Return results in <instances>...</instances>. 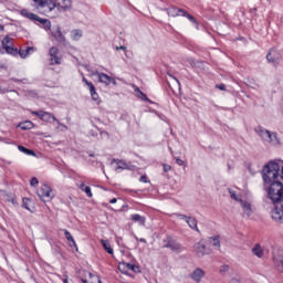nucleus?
I'll list each match as a JSON object with an SVG mask.
<instances>
[{"instance_id":"obj_13","label":"nucleus","mask_w":283,"mask_h":283,"mask_svg":"<svg viewBox=\"0 0 283 283\" xmlns=\"http://www.w3.org/2000/svg\"><path fill=\"white\" fill-rule=\"evenodd\" d=\"M164 247L166 249H170L171 251H175L176 253H180L182 251V245L172 239H169L167 244H165Z\"/></svg>"},{"instance_id":"obj_14","label":"nucleus","mask_w":283,"mask_h":283,"mask_svg":"<svg viewBox=\"0 0 283 283\" xmlns=\"http://www.w3.org/2000/svg\"><path fill=\"white\" fill-rule=\"evenodd\" d=\"M83 83H85V85H87L90 92H91V98L93 101H98V93H96V87H94V84L90 81H87V78H85V76H83L82 78Z\"/></svg>"},{"instance_id":"obj_58","label":"nucleus","mask_w":283,"mask_h":283,"mask_svg":"<svg viewBox=\"0 0 283 283\" xmlns=\"http://www.w3.org/2000/svg\"><path fill=\"white\" fill-rule=\"evenodd\" d=\"M0 30H3V25L0 24Z\"/></svg>"},{"instance_id":"obj_24","label":"nucleus","mask_w":283,"mask_h":283,"mask_svg":"<svg viewBox=\"0 0 283 283\" xmlns=\"http://www.w3.org/2000/svg\"><path fill=\"white\" fill-rule=\"evenodd\" d=\"M35 48L34 46H28L27 50H20L19 51V55L21 56V59H27V56H29V54H32V52H35Z\"/></svg>"},{"instance_id":"obj_41","label":"nucleus","mask_w":283,"mask_h":283,"mask_svg":"<svg viewBox=\"0 0 283 283\" xmlns=\"http://www.w3.org/2000/svg\"><path fill=\"white\" fill-rule=\"evenodd\" d=\"M118 169H127V164L119 161L117 167L115 168V171H118Z\"/></svg>"},{"instance_id":"obj_8","label":"nucleus","mask_w":283,"mask_h":283,"mask_svg":"<svg viewBox=\"0 0 283 283\" xmlns=\"http://www.w3.org/2000/svg\"><path fill=\"white\" fill-rule=\"evenodd\" d=\"M240 207L243 218H251L253 216V205H251V201L243 199Z\"/></svg>"},{"instance_id":"obj_10","label":"nucleus","mask_w":283,"mask_h":283,"mask_svg":"<svg viewBox=\"0 0 283 283\" xmlns=\"http://www.w3.org/2000/svg\"><path fill=\"white\" fill-rule=\"evenodd\" d=\"M50 65H61V57L59 56V48L52 46L49 51Z\"/></svg>"},{"instance_id":"obj_31","label":"nucleus","mask_w":283,"mask_h":283,"mask_svg":"<svg viewBox=\"0 0 283 283\" xmlns=\"http://www.w3.org/2000/svg\"><path fill=\"white\" fill-rule=\"evenodd\" d=\"M101 244L103 245V248L105 249V251L107 253H109V255H114V249H112V245L109 244V241L107 240H102Z\"/></svg>"},{"instance_id":"obj_15","label":"nucleus","mask_w":283,"mask_h":283,"mask_svg":"<svg viewBox=\"0 0 283 283\" xmlns=\"http://www.w3.org/2000/svg\"><path fill=\"white\" fill-rule=\"evenodd\" d=\"M52 36L57 41V43H65L66 39L63 32L61 31V27H56L54 31H52Z\"/></svg>"},{"instance_id":"obj_16","label":"nucleus","mask_w":283,"mask_h":283,"mask_svg":"<svg viewBox=\"0 0 283 283\" xmlns=\"http://www.w3.org/2000/svg\"><path fill=\"white\" fill-rule=\"evenodd\" d=\"M272 218L275 222H282L283 208L275 206V209L272 211Z\"/></svg>"},{"instance_id":"obj_40","label":"nucleus","mask_w":283,"mask_h":283,"mask_svg":"<svg viewBox=\"0 0 283 283\" xmlns=\"http://www.w3.org/2000/svg\"><path fill=\"white\" fill-rule=\"evenodd\" d=\"M42 25L44 27V29L46 31L52 29V22L48 19H46V21H44V23Z\"/></svg>"},{"instance_id":"obj_37","label":"nucleus","mask_w":283,"mask_h":283,"mask_svg":"<svg viewBox=\"0 0 283 283\" xmlns=\"http://www.w3.org/2000/svg\"><path fill=\"white\" fill-rule=\"evenodd\" d=\"M171 90H172V92H174V90H177L178 92H180V81H178L177 78H174Z\"/></svg>"},{"instance_id":"obj_36","label":"nucleus","mask_w":283,"mask_h":283,"mask_svg":"<svg viewBox=\"0 0 283 283\" xmlns=\"http://www.w3.org/2000/svg\"><path fill=\"white\" fill-rule=\"evenodd\" d=\"M35 3L36 10H43V6H45V0H33Z\"/></svg>"},{"instance_id":"obj_4","label":"nucleus","mask_w":283,"mask_h":283,"mask_svg":"<svg viewBox=\"0 0 283 283\" xmlns=\"http://www.w3.org/2000/svg\"><path fill=\"white\" fill-rule=\"evenodd\" d=\"M282 192H283L282 182L275 181L274 184H270V187L268 189V196H269L270 200H272V202L277 200V198H280V196H282Z\"/></svg>"},{"instance_id":"obj_26","label":"nucleus","mask_w":283,"mask_h":283,"mask_svg":"<svg viewBox=\"0 0 283 283\" xmlns=\"http://www.w3.org/2000/svg\"><path fill=\"white\" fill-rule=\"evenodd\" d=\"M275 266L280 273H283V254L274 258Z\"/></svg>"},{"instance_id":"obj_33","label":"nucleus","mask_w":283,"mask_h":283,"mask_svg":"<svg viewBox=\"0 0 283 283\" xmlns=\"http://www.w3.org/2000/svg\"><path fill=\"white\" fill-rule=\"evenodd\" d=\"M19 151H22V154H25L27 156H36V153L34 150H30L23 146H18Z\"/></svg>"},{"instance_id":"obj_42","label":"nucleus","mask_w":283,"mask_h":283,"mask_svg":"<svg viewBox=\"0 0 283 283\" xmlns=\"http://www.w3.org/2000/svg\"><path fill=\"white\" fill-rule=\"evenodd\" d=\"M43 112L44 111H32L31 112V114L33 115V116H38L40 119L42 118V116H43Z\"/></svg>"},{"instance_id":"obj_20","label":"nucleus","mask_w":283,"mask_h":283,"mask_svg":"<svg viewBox=\"0 0 283 283\" xmlns=\"http://www.w3.org/2000/svg\"><path fill=\"white\" fill-rule=\"evenodd\" d=\"M184 12H185V10H182V9L171 7L170 9H168V17H182Z\"/></svg>"},{"instance_id":"obj_52","label":"nucleus","mask_w":283,"mask_h":283,"mask_svg":"<svg viewBox=\"0 0 283 283\" xmlns=\"http://www.w3.org/2000/svg\"><path fill=\"white\" fill-rule=\"evenodd\" d=\"M115 50H123L125 53H127V48L126 46H116Z\"/></svg>"},{"instance_id":"obj_6","label":"nucleus","mask_w":283,"mask_h":283,"mask_svg":"<svg viewBox=\"0 0 283 283\" xmlns=\"http://www.w3.org/2000/svg\"><path fill=\"white\" fill-rule=\"evenodd\" d=\"M118 270L120 273H124V275H128L129 271L133 273H140V268L134 263L122 262L118 264Z\"/></svg>"},{"instance_id":"obj_19","label":"nucleus","mask_w":283,"mask_h":283,"mask_svg":"<svg viewBox=\"0 0 283 283\" xmlns=\"http://www.w3.org/2000/svg\"><path fill=\"white\" fill-rule=\"evenodd\" d=\"M228 191H229L230 198L235 202H239V205L241 203V201L244 200V198H242V195L238 193L235 190L229 189Z\"/></svg>"},{"instance_id":"obj_18","label":"nucleus","mask_w":283,"mask_h":283,"mask_svg":"<svg viewBox=\"0 0 283 283\" xmlns=\"http://www.w3.org/2000/svg\"><path fill=\"white\" fill-rule=\"evenodd\" d=\"M98 76L99 83H104V85L112 84V76L105 74V73H96Z\"/></svg>"},{"instance_id":"obj_30","label":"nucleus","mask_w":283,"mask_h":283,"mask_svg":"<svg viewBox=\"0 0 283 283\" xmlns=\"http://www.w3.org/2000/svg\"><path fill=\"white\" fill-rule=\"evenodd\" d=\"M209 242L210 244H212V247H214L218 251H220V237H210L209 238Z\"/></svg>"},{"instance_id":"obj_5","label":"nucleus","mask_w":283,"mask_h":283,"mask_svg":"<svg viewBox=\"0 0 283 283\" xmlns=\"http://www.w3.org/2000/svg\"><path fill=\"white\" fill-rule=\"evenodd\" d=\"M38 196L43 202H50L54 199V192H52V188L48 185L41 186V188L38 190Z\"/></svg>"},{"instance_id":"obj_46","label":"nucleus","mask_w":283,"mask_h":283,"mask_svg":"<svg viewBox=\"0 0 283 283\" xmlns=\"http://www.w3.org/2000/svg\"><path fill=\"white\" fill-rule=\"evenodd\" d=\"M55 123H57L59 127L63 128L62 129L63 132L67 130V126L65 124H63V123H60L59 119H56Z\"/></svg>"},{"instance_id":"obj_23","label":"nucleus","mask_w":283,"mask_h":283,"mask_svg":"<svg viewBox=\"0 0 283 283\" xmlns=\"http://www.w3.org/2000/svg\"><path fill=\"white\" fill-rule=\"evenodd\" d=\"M41 120H43L44 123H52V120H57L56 117L54 115H52V113H48V112H43L42 113V117Z\"/></svg>"},{"instance_id":"obj_17","label":"nucleus","mask_w":283,"mask_h":283,"mask_svg":"<svg viewBox=\"0 0 283 283\" xmlns=\"http://www.w3.org/2000/svg\"><path fill=\"white\" fill-rule=\"evenodd\" d=\"M86 275H88V279H81L83 283H103V281H101V277L92 274V272H87Z\"/></svg>"},{"instance_id":"obj_47","label":"nucleus","mask_w":283,"mask_h":283,"mask_svg":"<svg viewBox=\"0 0 283 283\" xmlns=\"http://www.w3.org/2000/svg\"><path fill=\"white\" fill-rule=\"evenodd\" d=\"M217 90H221V92H224L227 90V86L224 84H217Z\"/></svg>"},{"instance_id":"obj_50","label":"nucleus","mask_w":283,"mask_h":283,"mask_svg":"<svg viewBox=\"0 0 283 283\" xmlns=\"http://www.w3.org/2000/svg\"><path fill=\"white\" fill-rule=\"evenodd\" d=\"M175 216H176V218H179V220H186V221H187V218H189V217H187L185 214H180V213H177Z\"/></svg>"},{"instance_id":"obj_56","label":"nucleus","mask_w":283,"mask_h":283,"mask_svg":"<svg viewBox=\"0 0 283 283\" xmlns=\"http://www.w3.org/2000/svg\"><path fill=\"white\" fill-rule=\"evenodd\" d=\"M11 202H12V205H17V199L12 198Z\"/></svg>"},{"instance_id":"obj_49","label":"nucleus","mask_w":283,"mask_h":283,"mask_svg":"<svg viewBox=\"0 0 283 283\" xmlns=\"http://www.w3.org/2000/svg\"><path fill=\"white\" fill-rule=\"evenodd\" d=\"M176 163L177 165H179V167H182V165H185V161L180 159V157H176Z\"/></svg>"},{"instance_id":"obj_43","label":"nucleus","mask_w":283,"mask_h":283,"mask_svg":"<svg viewBox=\"0 0 283 283\" xmlns=\"http://www.w3.org/2000/svg\"><path fill=\"white\" fill-rule=\"evenodd\" d=\"M48 19H43V18H40L39 15L35 14V18L33 19V21H38L39 23H41L43 25V23H45Z\"/></svg>"},{"instance_id":"obj_44","label":"nucleus","mask_w":283,"mask_h":283,"mask_svg":"<svg viewBox=\"0 0 283 283\" xmlns=\"http://www.w3.org/2000/svg\"><path fill=\"white\" fill-rule=\"evenodd\" d=\"M23 207L28 210H30V199L29 198H24L23 199Z\"/></svg>"},{"instance_id":"obj_53","label":"nucleus","mask_w":283,"mask_h":283,"mask_svg":"<svg viewBox=\"0 0 283 283\" xmlns=\"http://www.w3.org/2000/svg\"><path fill=\"white\" fill-rule=\"evenodd\" d=\"M101 136H105L106 138H109V134L107 132H102Z\"/></svg>"},{"instance_id":"obj_3","label":"nucleus","mask_w":283,"mask_h":283,"mask_svg":"<svg viewBox=\"0 0 283 283\" xmlns=\"http://www.w3.org/2000/svg\"><path fill=\"white\" fill-rule=\"evenodd\" d=\"M258 136L264 140V143H269V145H273L277 147L280 145V139L277 138V134L270 132L269 129L258 127L255 129Z\"/></svg>"},{"instance_id":"obj_12","label":"nucleus","mask_w":283,"mask_h":283,"mask_svg":"<svg viewBox=\"0 0 283 283\" xmlns=\"http://www.w3.org/2000/svg\"><path fill=\"white\" fill-rule=\"evenodd\" d=\"M205 275H207V272L200 268H196L192 273L190 274V277L196 282L200 283L205 279Z\"/></svg>"},{"instance_id":"obj_51","label":"nucleus","mask_w":283,"mask_h":283,"mask_svg":"<svg viewBox=\"0 0 283 283\" xmlns=\"http://www.w3.org/2000/svg\"><path fill=\"white\" fill-rule=\"evenodd\" d=\"M139 182H149V180H147V176L143 175L139 179Z\"/></svg>"},{"instance_id":"obj_38","label":"nucleus","mask_w":283,"mask_h":283,"mask_svg":"<svg viewBox=\"0 0 283 283\" xmlns=\"http://www.w3.org/2000/svg\"><path fill=\"white\" fill-rule=\"evenodd\" d=\"M220 275H227L229 273V265H222L219 270Z\"/></svg>"},{"instance_id":"obj_35","label":"nucleus","mask_w":283,"mask_h":283,"mask_svg":"<svg viewBox=\"0 0 283 283\" xmlns=\"http://www.w3.org/2000/svg\"><path fill=\"white\" fill-rule=\"evenodd\" d=\"M21 129L25 130V129H32V127H34V124H32V122L27 120L24 123L20 124Z\"/></svg>"},{"instance_id":"obj_55","label":"nucleus","mask_w":283,"mask_h":283,"mask_svg":"<svg viewBox=\"0 0 283 283\" xmlns=\"http://www.w3.org/2000/svg\"><path fill=\"white\" fill-rule=\"evenodd\" d=\"M139 242H143L144 244H147V240H145L144 238L139 239Z\"/></svg>"},{"instance_id":"obj_22","label":"nucleus","mask_w":283,"mask_h":283,"mask_svg":"<svg viewBox=\"0 0 283 283\" xmlns=\"http://www.w3.org/2000/svg\"><path fill=\"white\" fill-rule=\"evenodd\" d=\"M252 253H253V255H255L256 258H263V256H264V249H262V245L255 244V245L252 248Z\"/></svg>"},{"instance_id":"obj_27","label":"nucleus","mask_w":283,"mask_h":283,"mask_svg":"<svg viewBox=\"0 0 283 283\" xmlns=\"http://www.w3.org/2000/svg\"><path fill=\"white\" fill-rule=\"evenodd\" d=\"M64 235L69 242H72L71 247H74L76 251H78V247L76 245V241H74V237L70 233V231L64 230Z\"/></svg>"},{"instance_id":"obj_1","label":"nucleus","mask_w":283,"mask_h":283,"mask_svg":"<svg viewBox=\"0 0 283 283\" xmlns=\"http://www.w3.org/2000/svg\"><path fill=\"white\" fill-rule=\"evenodd\" d=\"M280 174V165L275 161L269 163L263 168V180L266 185H273L274 182H280L277 176Z\"/></svg>"},{"instance_id":"obj_9","label":"nucleus","mask_w":283,"mask_h":283,"mask_svg":"<svg viewBox=\"0 0 283 283\" xmlns=\"http://www.w3.org/2000/svg\"><path fill=\"white\" fill-rule=\"evenodd\" d=\"M266 60L269 63H274L277 65L282 61V53L277 51V49H271L266 55Z\"/></svg>"},{"instance_id":"obj_57","label":"nucleus","mask_w":283,"mask_h":283,"mask_svg":"<svg viewBox=\"0 0 283 283\" xmlns=\"http://www.w3.org/2000/svg\"><path fill=\"white\" fill-rule=\"evenodd\" d=\"M111 83H113V85H116V80H114L113 77H112V82Z\"/></svg>"},{"instance_id":"obj_54","label":"nucleus","mask_w":283,"mask_h":283,"mask_svg":"<svg viewBox=\"0 0 283 283\" xmlns=\"http://www.w3.org/2000/svg\"><path fill=\"white\" fill-rule=\"evenodd\" d=\"M116 202H117V199H116V198H113V199L109 200V203H111V205H116Z\"/></svg>"},{"instance_id":"obj_25","label":"nucleus","mask_w":283,"mask_h":283,"mask_svg":"<svg viewBox=\"0 0 283 283\" xmlns=\"http://www.w3.org/2000/svg\"><path fill=\"white\" fill-rule=\"evenodd\" d=\"M186 222H187L188 227H190V229H195V231H199L198 230V221L195 218L188 217V218H186Z\"/></svg>"},{"instance_id":"obj_21","label":"nucleus","mask_w":283,"mask_h":283,"mask_svg":"<svg viewBox=\"0 0 283 283\" xmlns=\"http://www.w3.org/2000/svg\"><path fill=\"white\" fill-rule=\"evenodd\" d=\"M82 38H83V30L74 29L71 31V39L73 41H81Z\"/></svg>"},{"instance_id":"obj_7","label":"nucleus","mask_w":283,"mask_h":283,"mask_svg":"<svg viewBox=\"0 0 283 283\" xmlns=\"http://www.w3.org/2000/svg\"><path fill=\"white\" fill-rule=\"evenodd\" d=\"M193 250L198 258H205V255H209V253H211V250L207 248V244L203 240L195 243Z\"/></svg>"},{"instance_id":"obj_11","label":"nucleus","mask_w":283,"mask_h":283,"mask_svg":"<svg viewBox=\"0 0 283 283\" xmlns=\"http://www.w3.org/2000/svg\"><path fill=\"white\" fill-rule=\"evenodd\" d=\"M1 45L2 48L6 50L7 54H18L17 49H14L12 46V39H10V36H6L2 41H1Z\"/></svg>"},{"instance_id":"obj_29","label":"nucleus","mask_w":283,"mask_h":283,"mask_svg":"<svg viewBox=\"0 0 283 283\" xmlns=\"http://www.w3.org/2000/svg\"><path fill=\"white\" fill-rule=\"evenodd\" d=\"M20 14H21L22 17H25V19H30L31 21H34V19H36V14H34V13L28 11L27 9H22V10L20 11Z\"/></svg>"},{"instance_id":"obj_32","label":"nucleus","mask_w":283,"mask_h":283,"mask_svg":"<svg viewBox=\"0 0 283 283\" xmlns=\"http://www.w3.org/2000/svg\"><path fill=\"white\" fill-rule=\"evenodd\" d=\"M130 220H133V222H138V224H142V227L145 224V217L140 214H132Z\"/></svg>"},{"instance_id":"obj_45","label":"nucleus","mask_w":283,"mask_h":283,"mask_svg":"<svg viewBox=\"0 0 283 283\" xmlns=\"http://www.w3.org/2000/svg\"><path fill=\"white\" fill-rule=\"evenodd\" d=\"M31 187H36L39 185V179L36 177H33L30 181Z\"/></svg>"},{"instance_id":"obj_39","label":"nucleus","mask_w":283,"mask_h":283,"mask_svg":"<svg viewBox=\"0 0 283 283\" xmlns=\"http://www.w3.org/2000/svg\"><path fill=\"white\" fill-rule=\"evenodd\" d=\"M182 17H186L187 19H189V21H191L195 24L197 23L196 18H193V15L187 13V11H184Z\"/></svg>"},{"instance_id":"obj_2","label":"nucleus","mask_w":283,"mask_h":283,"mask_svg":"<svg viewBox=\"0 0 283 283\" xmlns=\"http://www.w3.org/2000/svg\"><path fill=\"white\" fill-rule=\"evenodd\" d=\"M43 8H46L49 12H52V10H55V8L59 10V12H70L72 10V0H44Z\"/></svg>"},{"instance_id":"obj_48","label":"nucleus","mask_w":283,"mask_h":283,"mask_svg":"<svg viewBox=\"0 0 283 283\" xmlns=\"http://www.w3.org/2000/svg\"><path fill=\"white\" fill-rule=\"evenodd\" d=\"M163 167H164V171H165L166 174L169 172V171H171V166H169V165H167V164H164Z\"/></svg>"},{"instance_id":"obj_28","label":"nucleus","mask_w":283,"mask_h":283,"mask_svg":"<svg viewBox=\"0 0 283 283\" xmlns=\"http://www.w3.org/2000/svg\"><path fill=\"white\" fill-rule=\"evenodd\" d=\"M77 187L78 189H81V191H84L88 198H92V188L85 186V184L83 182L78 184Z\"/></svg>"},{"instance_id":"obj_34","label":"nucleus","mask_w":283,"mask_h":283,"mask_svg":"<svg viewBox=\"0 0 283 283\" xmlns=\"http://www.w3.org/2000/svg\"><path fill=\"white\" fill-rule=\"evenodd\" d=\"M135 92L137 93V98H140L142 101H149V98H147V95H145V93H143L140 88L135 87Z\"/></svg>"}]
</instances>
